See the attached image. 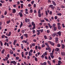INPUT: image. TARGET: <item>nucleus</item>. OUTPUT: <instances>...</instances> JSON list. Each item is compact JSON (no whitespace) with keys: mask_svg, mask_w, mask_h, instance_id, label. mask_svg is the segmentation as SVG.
<instances>
[{"mask_svg":"<svg viewBox=\"0 0 65 65\" xmlns=\"http://www.w3.org/2000/svg\"><path fill=\"white\" fill-rule=\"evenodd\" d=\"M57 34H59L60 36L61 35V32L60 31H59L57 33Z\"/></svg>","mask_w":65,"mask_h":65,"instance_id":"nucleus-10","label":"nucleus"},{"mask_svg":"<svg viewBox=\"0 0 65 65\" xmlns=\"http://www.w3.org/2000/svg\"><path fill=\"white\" fill-rule=\"evenodd\" d=\"M57 28H58V29H59V30H60V29H61V27L60 26H57Z\"/></svg>","mask_w":65,"mask_h":65,"instance_id":"nucleus-37","label":"nucleus"},{"mask_svg":"<svg viewBox=\"0 0 65 65\" xmlns=\"http://www.w3.org/2000/svg\"><path fill=\"white\" fill-rule=\"evenodd\" d=\"M64 47H65V45L64 44H61V48L62 49H64Z\"/></svg>","mask_w":65,"mask_h":65,"instance_id":"nucleus-6","label":"nucleus"},{"mask_svg":"<svg viewBox=\"0 0 65 65\" xmlns=\"http://www.w3.org/2000/svg\"><path fill=\"white\" fill-rule=\"evenodd\" d=\"M50 7L52 9L54 10V7H53V5H51L50 6Z\"/></svg>","mask_w":65,"mask_h":65,"instance_id":"nucleus-3","label":"nucleus"},{"mask_svg":"<svg viewBox=\"0 0 65 65\" xmlns=\"http://www.w3.org/2000/svg\"><path fill=\"white\" fill-rule=\"evenodd\" d=\"M54 19L55 20H57V19H58V17H57V16H55L54 17Z\"/></svg>","mask_w":65,"mask_h":65,"instance_id":"nucleus-45","label":"nucleus"},{"mask_svg":"<svg viewBox=\"0 0 65 65\" xmlns=\"http://www.w3.org/2000/svg\"><path fill=\"white\" fill-rule=\"evenodd\" d=\"M40 13V10L39 9L38 11V14Z\"/></svg>","mask_w":65,"mask_h":65,"instance_id":"nucleus-62","label":"nucleus"},{"mask_svg":"<svg viewBox=\"0 0 65 65\" xmlns=\"http://www.w3.org/2000/svg\"><path fill=\"white\" fill-rule=\"evenodd\" d=\"M27 18H26L25 19V23H27Z\"/></svg>","mask_w":65,"mask_h":65,"instance_id":"nucleus-64","label":"nucleus"},{"mask_svg":"<svg viewBox=\"0 0 65 65\" xmlns=\"http://www.w3.org/2000/svg\"><path fill=\"white\" fill-rule=\"evenodd\" d=\"M32 46H34L35 45V43H32Z\"/></svg>","mask_w":65,"mask_h":65,"instance_id":"nucleus-60","label":"nucleus"},{"mask_svg":"<svg viewBox=\"0 0 65 65\" xmlns=\"http://www.w3.org/2000/svg\"><path fill=\"white\" fill-rule=\"evenodd\" d=\"M52 62L54 63H55L56 62V61H55V60H53Z\"/></svg>","mask_w":65,"mask_h":65,"instance_id":"nucleus-61","label":"nucleus"},{"mask_svg":"<svg viewBox=\"0 0 65 65\" xmlns=\"http://www.w3.org/2000/svg\"><path fill=\"white\" fill-rule=\"evenodd\" d=\"M47 62L48 64H49V65H51V62H50V61H47Z\"/></svg>","mask_w":65,"mask_h":65,"instance_id":"nucleus-31","label":"nucleus"},{"mask_svg":"<svg viewBox=\"0 0 65 65\" xmlns=\"http://www.w3.org/2000/svg\"><path fill=\"white\" fill-rule=\"evenodd\" d=\"M24 36H26V38H28V34H24Z\"/></svg>","mask_w":65,"mask_h":65,"instance_id":"nucleus-18","label":"nucleus"},{"mask_svg":"<svg viewBox=\"0 0 65 65\" xmlns=\"http://www.w3.org/2000/svg\"><path fill=\"white\" fill-rule=\"evenodd\" d=\"M61 55L62 56H65V52H62L61 53Z\"/></svg>","mask_w":65,"mask_h":65,"instance_id":"nucleus-17","label":"nucleus"},{"mask_svg":"<svg viewBox=\"0 0 65 65\" xmlns=\"http://www.w3.org/2000/svg\"><path fill=\"white\" fill-rule=\"evenodd\" d=\"M20 38H21V39H23V38H24V37H23V36H22L20 37Z\"/></svg>","mask_w":65,"mask_h":65,"instance_id":"nucleus-55","label":"nucleus"},{"mask_svg":"<svg viewBox=\"0 0 65 65\" xmlns=\"http://www.w3.org/2000/svg\"><path fill=\"white\" fill-rule=\"evenodd\" d=\"M31 25L33 26H35V24L34 23V22H32L31 23Z\"/></svg>","mask_w":65,"mask_h":65,"instance_id":"nucleus-14","label":"nucleus"},{"mask_svg":"<svg viewBox=\"0 0 65 65\" xmlns=\"http://www.w3.org/2000/svg\"><path fill=\"white\" fill-rule=\"evenodd\" d=\"M54 31H56V30H57V27H54Z\"/></svg>","mask_w":65,"mask_h":65,"instance_id":"nucleus-38","label":"nucleus"},{"mask_svg":"<svg viewBox=\"0 0 65 65\" xmlns=\"http://www.w3.org/2000/svg\"><path fill=\"white\" fill-rule=\"evenodd\" d=\"M31 4H34V1H32L31 2Z\"/></svg>","mask_w":65,"mask_h":65,"instance_id":"nucleus-53","label":"nucleus"},{"mask_svg":"<svg viewBox=\"0 0 65 65\" xmlns=\"http://www.w3.org/2000/svg\"><path fill=\"white\" fill-rule=\"evenodd\" d=\"M37 31L38 33H40V30H37Z\"/></svg>","mask_w":65,"mask_h":65,"instance_id":"nucleus-58","label":"nucleus"},{"mask_svg":"<svg viewBox=\"0 0 65 65\" xmlns=\"http://www.w3.org/2000/svg\"><path fill=\"white\" fill-rule=\"evenodd\" d=\"M10 53L11 55H12L13 54V52L12 50H10Z\"/></svg>","mask_w":65,"mask_h":65,"instance_id":"nucleus-16","label":"nucleus"},{"mask_svg":"<svg viewBox=\"0 0 65 65\" xmlns=\"http://www.w3.org/2000/svg\"><path fill=\"white\" fill-rule=\"evenodd\" d=\"M12 10L13 11V13H15V12H16V10H15V9H13Z\"/></svg>","mask_w":65,"mask_h":65,"instance_id":"nucleus-8","label":"nucleus"},{"mask_svg":"<svg viewBox=\"0 0 65 65\" xmlns=\"http://www.w3.org/2000/svg\"><path fill=\"white\" fill-rule=\"evenodd\" d=\"M57 15H58L61 16V15H62V14H61V13H59L57 14Z\"/></svg>","mask_w":65,"mask_h":65,"instance_id":"nucleus-40","label":"nucleus"},{"mask_svg":"<svg viewBox=\"0 0 65 65\" xmlns=\"http://www.w3.org/2000/svg\"><path fill=\"white\" fill-rule=\"evenodd\" d=\"M38 16H39V17L40 18H41V14H40V13L38 14Z\"/></svg>","mask_w":65,"mask_h":65,"instance_id":"nucleus-26","label":"nucleus"},{"mask_svg":"<svg viewBox=\"0 0 65 65\" xmlns=\"http://www.w3.org/2000/svg\"><path fill=\"white\" fill-rule=\"evenodd\" d=\"M59 50H60V49L59 48H56L55 49V51H56V52H59Z\"/></svg>","mask_w":65,"mask_h":65,"instance_id":"nucleus-9","label":"nucleus"},{"mask_svg":"<svg viewBox=\"0 0 65 65\" xmlns=\"http://www.w3.org/2000/svg\"><path fill=\"white\" fill-rule=\"evenodd\" d=\"M46 32L47 33H49L50 32V30H47L46 31Z\"/></svg>","mask_w":65,"mask_h":65,"instance_id":"nucleus-39","label":"nucleus"},{"mask_svg":"<svg viewBox=\"0 0 65 65\" xmlns=\"http://www.w3.org/2000/svg\"><path fill=\"white\" fill-rule=\"evenodd\" d=\"M57 46L58 47H61V45L59 44H57Z\"/></svg>","mask_w":65,"mask_h":65,"instance_id":"nucleus-50","label":"nucleus"},{"mask_svg":"<svg viewBox=\"0 0 65 65\" xmlns=\"http://www.w3.org/2000/svg\"><path fill=\"white\" fill-rule=\"evenodd\" d=\"M10 22H11V21H10V20H9V21H7V23L8 24H9V23H10Z\"/></svg>","mask_w":65,"mask_h":65,"instance_id":"nucleus-25","label":"nucleus"},{"mask_svg":"<svg viewBox=\"0 0 65 65\" xmlns=\"http://www.w3.org/2000/svg\"><path fill=\"white\" fill-rule=\"evenodd\" d=\"M19 14L20 16V17H23V14H22V12H19Z\"/></svg>","mask_w":65,"mask_h":65,"instance_id":"nucleus-11","label":"nucleus"},{"mask_svg":"<svg viewBox=\"0 0 65 65\" xmlns=\"http://www.w3.org/2000/svg\"><path fill=\"white\" fill-rule=\"evenodd\" d=\"M62 64V62L61 60H59L58 61V64H57L55 65H61V64Z\"/></svg>","mask_w":65,"mask_h":65,"instance_id":"nucleus-1","label":"nucleus"},{"mask_svg":"<svg viewBox=\"0 0 65 65\" xmlns=\"http://www.w3.org/2000/svg\"><path fill=\"white\" fill-rule=\"evenodd\" d=\"M30 13H32L33 12V10L31 9L30 10Z\"/></svg>","mask_w":65,"mask_h":65,"instance_id":"nucleus-59","label":"nucleus"},{"mask_svg":"<svg viewBox=\"0 0 65 65\" xmlns=\"http://www.w3.org/2000/svg\"><path fill=\"white\" fill-rule=\"evenodd\" d=\"M60 26V23H57V27H59Z\"/></svg>","mask_w":65,"mask_h":65,"instance_id":"nucleus-42","label":"nucleus"},{"mask_svg":"<svg viewBox=\"0 0 65 65\" xmlns=\"http://www.w3.org/2000/svg\"><path fill=\"white\" fill-rule=\"evenodd\" d=\"M5 35H3L2 36V38H5Z\"/></svg>","mask_w":65,"mask_h":65,"instance_id":"nucleus-32","label":"nucleus"},{"mask_svg":"<svg viewBox=\"0 0 65 65\" xmlns=\"http://www.w3.org/2000/svg\"><path fill=\"white\" fill-rule=\"evenodd\" d=\"M48 26L49 27H50V29H52V26L51 25V24L50 23H48Z\"/></svg>","mask_w":65,"mask_h":65,"instance_id":"nucleus-7","label":"nucleus"},{"mask_svg":"<svg viewBox=\"0 0 65 65\" xmlns=\"http://www.w3.org/2000/svg\"><path fill=\"white\" fill-rule=\"evenodd\" d=\"M4 52H5V49H4L2 51V54H4Z\"/></svg>","mask_w":65,"mask_h":65,"instance_id":"nucleus-24","label":"nucleus"},{"mask_svg":"<svg viewBox=\"0 0 65 65\" xmlns=\"http://www.w3.org/2000/svg\"><path fill=\"white\" fill-rule=\"evenodd\" d=\"M45 13H46V15H48V13H47V11H45Z\"/></svg>","mask_w":65,"mask_h":65,"instance_id":"nucleus-49","label":"nucleus"},{"mask_svg":"<svg viewBox=\"0 0 65 65\" xmlns=\"http://www.w3.org/2000/svg\"><path fill=\"white\" fill-rule=\"evenodd\" d=\"M27 21L28 22V24H30V19H27Z\"/></svg>","mask_w":65,"mask_h":65,"instance_id":"nucleus-21","label":"nucleus"},{"mask_svg":"<svg viewBox=\"0 0 65 65\" xmlns=\"http://www.w3.org/2000/svg\"><path fill=\"white\" fill-rule=\"evenodd\" d=\"M43 55H44V56H46V55H47V52H45V53L43 54Z\"/></svg>","mask_w":65,"mask_h":65,"instance_id":"nucleus-36","label":"nucleus"},{"mask_svg":"<svg viewBox=\"0 0 65 65\" xmlns=\"http://www.w3.org/2000/svg\"><path fill=\"white\" fill-rule=\"evenodd\" d=\"M22 58H24V52H22Z\"/></svg>","mask_w":65,"mask_h":65,"instance_id":"nucleus-34","label":"nucleus"},{"mask_svg":"<svg viewBox=\"0 0 65 65\" xmlns=\"http://www.w3.org/2000/svg\"><path fill=\"white\" fill-rule=\"evenodd\" d=\"M35 60L36 61H38V59H37V58L36 57H35Z\"/></svg>","mask_w":65,"mask_h":65,"instance_id":"nucleus-27","label":"nucleus"},{"mask_svg":"<svg viewBox=\"0 0 65 65\" xmlns=\"http://www.w3.org/2000/svg\"><path fill=\"white\" fill-rule=\"evenodd\" d=\"M35 29V26H33V27L32 28V30H34V29Z\"/></svg>","mask_w":65,"mask_h":65,"instance_id":"nucleus-43","label":"nucleus"},{"mask_svg":"<svg viewBox=\"0 0 65 65\" xmlns=\"http://www.w3.org/2000/svg\"><path fill=\"white\" fill-rule=\"evenodd\" d=\"M48 50H49V52H51V48L50 47H49Z\"/></svg>","mask_w":65,"mask_h":65,"instance_id":"nucleus-44","label":"nucleus"},{"mask_svg":"<svg viewBox=\"0 0 65 65\" xmlns=\"http://www.w3.org/2000/svg\"><path fill=\"white\" fill-rule=\"evenodd\" d=\"M13 64H15V65H16V64H17V62H16L14 61H13Z\"/></svg>","mask_w":65,"mask_h":65,"instance_id":"nucleus-35","label":"nucleus"},{"mask_svg":"<svg viewBox=\"0 0 65 65\" xmlns=\"http://www.w3.org/2000/svg\"><path fill=\"white\" fill-rule=\"evenodd\" d=\"M21 8H23V4H21Z\"/></svg>","mask_w":65,"mask_h":65,"instance_id":"nucleus-41","label":"nucleus"},{"mask_svg":"<svg viewBox=\"0 0 65 65\" xmlns=\"http://www.w3.org/2000/svg\"><path fill=\"white\" fill-rule=\"evenodd\" d=\"M60 7L61 8H65V6L63 5H61L60 6Z\"/></svg>","mask_w":65,"mask_h":65,"instance_id":"nucleus-19","label":"nucleus"},{"mask_svg":"<svg viewBox=\"0 0 65 65\" xmlns=\"http://www.w3.org/2000/svg\"><path fill=\"white\" fill-rule=\"evenodd\" d=\"M8 36L9 37L10 35H11V32L10 31L9 32V34H8Z\"/></svg>","mask_w":65,"mask_h":65,"instance_id":"nucleus-28","label":"nucleus"},{"mask_svg":"<svg viewBox=\"0 0 65 65\" xmlns=\"http://www.w3.org/2000/svg\"><path fill=\"white\" fill-rule=\"evenodd\" d=\"M40 30L41 33H43V29H40Z\"/></svg>","mask_w":65,"mask_h":65,"instance_id":"nucleus-33","label":"nucleus"},{"mask_svg":"<svg viewBox=\"0 0 65 65\" xmlns=\"http://www.w3.org/2000/svg\"><path fill=\"white\" fill-rule=\"evenodd\" d=\"M21 48L22 49H23V48H24V45H23V44H21Z\"/></svg>","mask_w":65,"mask_h":65,"instance_id":"nucleus-29","label":"nucleus"},{"mask_svg":"<svg viewBox=\"0 0 65 65\" xmlns=\"http://www.w3.org/2000/svg\"><path fill=\"white\" fill-rule=\"evenodd\" d=\"M16 60H19L20 58L19 57H16Z\"/></svg>","mask_w":65,"mask_h":65,"instance_id":"nucleus-52","label":"nucleus"},{"mask_svg":"<svg viewBox=\"0 0 65 65\" xmlns=\"http://www.w3.org/2000/svg\"><path fill=\"white\" fill-rule=\"evenodd\" d=\"M22 42H23V43H25H25H26L27 42V41H25V40H24L22 41Z\"/></svg>","mask_w":65,"mask_h":65,"instance_id":"nucleus-20","label":"nucleus"},{"mask_svg":"<svg viewBox=\"0 0 65 65\" xmlns=\"http://www.w3.org/2000/svg\"><path fill=\"white\" fill-rule=\"evenodd\" d=\"M38 48L39 50H40L41 49V47H40V46H38Z\"/></svg>","mask_w":65,"mask_h":65,"instance_id":"nucleus-63","label":"nucleus"},{"mask_svg":"<svg viewBox=\"0 0 65 65\" xmlns=\"http://www.w3.org/2000/svg\"><path fill=\"white\" fill-rule=\"evenodd\" d=\"M44 38L45 39H47V37L45 35L44 36Z\"/></svg>","mask_w":65,"mask_h":65,"instance_id":"nucleus-54","label":"nucleus"},{"mask_svg":"<svg viewBox=\"0 0 65 65\" xmlns=\"http://www.w3.org/2000/svg\"><path fill=\"white\" fill-rule=\"evenodd\" d=\"M44 19L45 20H46V21H47V22L48 21V19H46V18H44Z\"/></svg>","mask_w":65,"mask_h":65,"instance_id":"nucleus-48","label":"nucleus"},{"mask_svg":"<svg viewBox=\"0 0 65 65\" xmlns=\"http://www.w3.org/2000/svg\"><path fill=\"white\" fill-rule=\"evenodd\" d=\"M48 59L49 60H51V56H49L48 57Z\"/></svg>","mask_w":65,"mask_h":65,"instance_id":"nucleus-46","label":"nucleus"},{"mask_svg":"<svg viewBox=\"0 0 65 65\" xmlns=\"http://www.w3.org/2000/svg\"><path fill=\"white\" fill-rule=\"evenodd\" d=\"M57 35V33H54L52 34V36L53 37H54L55 36H56Z\"/></svg>","mask_w":65,"mask_h":65,"instance_id":"nucleus-5","label":"nucleus"},{"mask_svg":"<svg viewBox=\"0 0 65 65\" xmlns=\"http://www.w3.org/2000/svg\"><path fill=\"white\" fill-rule=\"evenodd\" d=\"M23 22H21V24H20V28H21L22 27V26H23Z\"/></svg>","mask_w":65,"mask_h":65,"instance_id":"nucleus-15","label":"nucleus"},{"mask_svg":"<svg viewBox=\"0 0 65 65\" xmlns=\"http://www.w3.org/2000/svg\"><path fill=\"white\" fill-rule=\"evenodd\" d=\"M55 40L56 41H58V40H59V38H58V37H56L55 38Z\"/></svg>","mask_w":65,"mask_h":65,"instance_id":"nucleus-23","label":"nucleus"},{"mask_svg":"<svg viewBox=\"0 0 65 65\" xmlns=\"http://www.w3.org/2000/svg\"><path fill=\"white\" fill-rule=\"evenodd\" d=\"M5 59L6 60V61H7V60H8V57H6L5 58Z\"/></svg>","mask_w":65,"mask_h":65,"instance_id":"nucleus-51","label":"nucleus"},{"mask_svg":"<svg viewBox=\"0 0 65 65\" xmlns=\"http://www.w3.org/2000/svg\"><path fill=\"white\" fill-rule=\"evenodd\" d=\"M55 26H56V24L54 23L53 24L52 26V27H55Z\"/></svg>","mask_w":65,"mask_h":65,"instance_id":"nucleus-30","label":"nucleus"},{"mask_svg":"<svg viewBox=\"0 0 65 65\" xmlns=\"http://www.w3.org/2000/svg\"><path fill=\"white\" fill-rule=\"evenodd\" d=\"M48 42H49V43H50V44H51L52 45V46H54V45H55V43L53 42H52L51 41H48Z\"/></svg>","mask_w":65,"mask_h":65,"instance_id":"nucleus-2","label":"nucleus"},{"mask_svg":"<svg viewBox=\"0 0 65 65\" xmlns=\"http://www.w3.org/2000/svg\"><path fill=\"white\" fill-rule=\"evenodd\" d=\"M0 2H1V3H4V2L3 1L1 0Z\"/></svg>","mask_w":65,"mask_h":65,"instance_id":"nucleus-47","label":"nucleus"},{"mask_svg":"<svg viewBox=\"0 0 65 65\" xmlns=\"http://www.w3.org/2000/svg\"><path fill=\"white\" fill-rule=\"evenodd\" d=\"M28 55L29 56H32V53H31V52H28Z\"/></svg>","mask_w":65,"mask_h":65,"instance_id":"nucleus-12","label":"nucleus"},{"mask_svg":"<svg viewBox=\"0 0 65 65\" xmlns=\"http://www.w3.org/2000/svg\"><path fill=\"white\" fill-rule=\"evenodd\" d=\"M57 10H60V9L59 8V7H57Z\"/></svg>","mask_w":65,"mask_h":65,"instance_id":"nucleus-56","label":"nucleus"},{"mask_svg":"<svg viewBox=\"0 0 65 65\" xmlns=\"http://www.w3.org/2000/svg\"><path fill=\"white\" fill-rule=\"evenodd\" d=\"M53 3V5L54 6H56V4L55 3V2H54V1H51Z\"/></svg>","mask_w":65,"mask_h":65,"instance_id":"nucleus-4","label":"nucleus"},{"mask_svg":"<svg viewBox=\"0 0 65 65\" xmlns=\"http://www.w3.org/2000/svg\"><path fill=\"white\" fill-rule=\"evenodd\" d=\"M62 26L63 28H65V25H64V24L63 23L62 24Z\"/></svg>","mask_w":65,"mask_h":65,"instance_id":"nucleus-57","label":"nucleus"},{"mask_svg":"<svg viewBox=\"0 0 65 65\" xmlns=\"http://www.w3.org/2000/svg\"><path fill=\"white\" fill-rule=\"evenodd\" d=\"M0 44L2 46H3V43H2V41H0Z\"/></svg>","mask_w":65,"mask_h":65,"instance_id":"nucleus-22","label":"nucleus"},{"mask_svg":"<svg viewBox=\"0 0 65 65\" xmlns=\"http://www.w3.org/2000/svg\"><path fill=\"white\" fill-rule=\"evenodd\" d=\"M45 44L46 45L47 47H49V45H48V42L45 43Z\"/></svg>","mask_w":65,"mask_h":65,"instance_id":"nucleus-13","label":"nucleus"}]
</instances>
